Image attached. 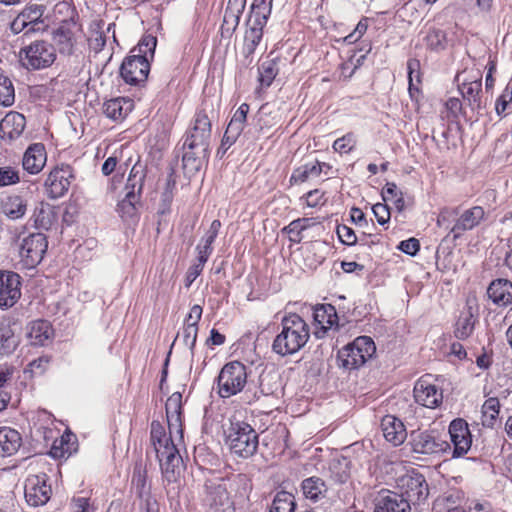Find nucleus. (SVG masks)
Masks as SVG:
<instances>
[{
  "mask_svg": "<svg viewBox=\"0 0 512 512\" xmlns=\"http://www.w3.org/2000/svg\"><path fill=\"white\" fill-rule=\"evenodd\" d=\"M479 221V207L467 209L461 214L456 209L445 208L440 212L437 224L452 233L454 238H458L464 232L477 226Z\"/></svg>",
  "mask_w": 512,
  "mask_h": 512,
  "instance_id": "nucleus-8",
  "label": "nucleus"
},
{
  "mask_svg": "<svg viewBox=\"0 0 512 512\" xmlns=\"http://www.w3.org/2000/svg\"><path fill=\"white\" fill-rule=\"evenodd\" d=\"M53 336V329L46 320H36L31 323L28 331L30 343L35 346L45 345Z\"/></svg>",
  "mask_w": 512,
  "mask_h": 512,
  "instance_id": "nucleus-33",
  "label": "nucleus"
},
{
  "mask_svg": "<svg viewBox=\"0 0 512 512\" xmlns=\"http://www.w3.org/2000/svg\"><path fill=\"white\" fill-rule=\"evenodd\" d=\"M47 160L45 147L42 143L30 145L24 153L22 166L29 174H38Z\"/></svg>",
  "mask_w": 512,
  "mask_h": 512,
  "instance_id": "nucleus-24",
  "label": "nucleus"
},
{
  "mask_svg": "<svg viewBox=\"0 0 512 512\" xmlns=\"http://www.w3.org/2000/svg\"><path fill=\"white\" fill-rule=\"evenodd\" d=\"M264 26L258 25V22L253 21V24L245 31L242 54L246 59L252 58L257 46L260 44Z\"/></svg>",
  "mask_w": 512,
  "mask_h": 512,
  "instance_id": "nucleus-34",
  "label": "nucleus"
},
{
  "mask_svg": "<svg viewBox=\"0 0 512 512\" xmlns=\"http://www.w3.org/2000/svg\"><path fill=\"white\" fill-rule=\"evenodd\" d=\"M48 248V241L43 233H32L23 239L19 255L23 266L27 269L38 265Z\"/></svg>",
  "mask_w": 512,
  "mask_h": 512,
  "instance_id": "nucleus-11",
  "label": "nucleus"
},
{
  "mask_svg": "<svg viewBox=\"0 0 512 512\" xmlns=\"http://www.w3.org/2000/svg\"><path fill=\"white\" fill-rule=\"evenodd\" d=\"M415 401L427 408L438 407L443 399L442 391L431 383L428 375L421 377L414 387Z\"/></svg>",
  "mask_w": 512,
  "mask_h": 512,
  "instance_id": "nucleus-17",
  "label": "nucleus"
},
{
  "mask_svg": "<svg viewBox=\"0 0 512 512\" xmlns=\"http://www.w3.org/2000/svg\"><path fill=\"white\" fill-rule=\"evenodd\" d=\"M271 10L272 0H253L251 5V14L254 17L253 21L258 22V25H266Z\"/></svg>",
  "mask_w": 512,
  "mask_h": 512,
  "instance_id": "nucleus-44",
  "label": "nucleus"
},
{
  "mask_svg": "<svg viewBox=\"0 0 512 512\" xmlns=\"http://www.w3.org/2000/svg\"><path fill=\"white\" fill-rule=\"evenodd\" d=\"M313 318L323 332L332 328L338 321L336 309L331 304L317 305L313 311Z\"/></svg>",
  "mask_w": 512,
  "mask_h": 512,
  "instance_id": "nucleus-35",
  "label": "nucleus"
},
{
  "mask_svg": "<svg viewBox=\"0 0 512 512\" xmlns=\"http://www.w3.org/2000/svg\"><path fill=\"white\" fill-rule=\"evenodd\" d=\"M398 249L407 255L415 256L420 249L419 240L413 237L403 240L399 243Z\"/></svg>",
  "mask_w": 512,
  "mask_h": 512,
  "instance_id": "nucleus-63",
  "label": "nucleus"
},
{
  "mask_svg": "<svg viewBox=\"0 0 512 512\" xmlns=\"http://www.w3.org/2000/svg\"><path fill=\"white\" fill-rule=\"evenodd\" d=\"M281 331L272 343V350L280 356H290L299 352L310 338V328L305 320L295 313L281 319Z\"/></svg>",
  "mask_w": 512,
  "mask_h": 512,
  "instance_id": "nucleus-3",
  "label": "nucleus"
},
{
  "mask_svg": "<svg viewBox=\"0 0 512 512\" xmlns=\"http://www.w3.org/2000/svg\"><path fill=\"white\" fill-rule=\"evenodd\" d=\"M25 126L26 119L24 115L11 111L0 121V136L3 139H16L23 133Z\"/></svg>",
  "mask_w": 512,
  "mask_h": 512,
  "instance_id": "nucleus-25",
  "label": "nucleus"
},
{
  "mask_svg": "<svg viewBox=\"0 0 512 512\" xmlns=\"http://www.w3.org/2000/svg\"><path fill=\"white\" fill-rule=\"evenodd\" d=\"M305 199L306 205L311 208L323 205L325 203L324 192L319 189H314L307 192L301 197V200Z\"/></svg>",
  "mask_w": 512,
  "mask_h": 512,
  "instance_id": "nucleus-60",
  "label": "nucleus"
},
{
  "mask_svg": "<svg viewBox=\"0 0 512 512\" xmlns=\"http://www.w3.org/2000/svg\"><path fill=\"white\" fill-rule=\"evenodd\" d=\"M398 487L408 504H419L429 495L428 484L424 476L416 470H411L398 479Z\"/></svg>",
  "mask_w": 512,
  "mask_h": 512,
  "instance_id": "nucleus-10",
  "label": "nucleus"
},
{
  "mask_svg": "<svg viewBox=\"0 0 512 512\" xmlns=\"http://www.w3.org/2000/svg\"><path fill=\"white\" fill-rule=\"evenodd\" d=\"M20 170L13 166L0 167V188L16 185L20 182Z\"/></svg>",
  "mask_w": 512,
  "mask_h": 512,
  "instance_id": "nucleus-52",
  "label": "nucleus"
},
{
  "mask_svg": "<svg viewBox=\"0 0 512 512\" xmlns=\"http://www.w3.org/2000/svg\"><path fill=\"white\" fill-rule=\"evenodd\" d=\"M23 21L29 25L27 32H36L42 29L43 7L40 5H30L18 14Z\"/></svg>",
  "mask_w": 512,
  "mask_h": 512,
  "instance_id": "nucleus-41",
  "label": "nucleus"
},
{
  "mask_svg": "<svg viewBox=\"0 0 512 512\" xmlns=\"http://www.w3.org/2000/svg\"><path fill=\"white\" fill-rule=\"evenodd\" d=\"M329 169H331V166L328 163L318 160L309 161L293 170L289 182L291 185L302 184L318 178L322 172L327 174Z\"/></svg>",
  "mask_w": 512,
  "mask_h": 512,
  "instance_id": "nucleus-22",
  "label": "nucleus"
},
{
  "mask_svg": "<svg viewBox=\"0 0 512 512\" xmlns=\"http://www.w3.org/2000/svg\"><path fill=\"white\" fill-rule=\"evenodd\" d=\"M203 504L212 512H235L225 484L209 482L205 485Z\"/></svg>",
  "mask_w": 512,
  "mask_h": 512,
  "instance_id": "nucleus-14",
  "label": "nucleus"
},
{
  "mask_svg": "<svg viewBox=\"0 0 512 512\" xmlns=\"http://www.w3.org/2000/svg\"><path fill=\"white\" fill-rule=\"evenodd\" d=\"M21 436L18 431L10 427H0V455L11 456L21 446Z\"/></svg>",
  "mask_w": 512,
  "mask_h": 512,
  "instance_id": "nucleus-29",
  "label": "nucleus"
},
{
  "mask_svg": "<svg viewBox=\"0 0 512 512\" xmlns=\"http://www.w3.org/2000/svg\"><path fill=\"white\" fill-rule=\"evenodd\" d=\"M54 41L60 54L72 55L74 53L76 40L71 30L64 28L57 29L54 33Z\"/></svg>",
  "mask_w": 512,
  "mask_h": 512,
  "instance_id": "nucleus-40",
  "label": "nucleus"
},
{
  "mask_svg": "<svg viewBox=\"0 0 512 512\" xmlns=\"http://www.w3.org/2000/svg\"><path fill=\"white\" fill-rule=\"evenodd\" d=\"M198 334V327H193L192 325H184L182 332H179L175 338V341L178 339H182L183 344L187 346L191 353L193 354V350L196 344Z\"/></svg>",
  "mask_w": 512,
  "mask_h": 512,
  "instance_id": "nucleus-55",
  "label": "nucleus"
},
{
  "mask_svg": "<svg viewBox=\"0 0 512 512\" xmlns=\"http://www.w3.org/2000/svg\"><path fill=\"white\" fill-rule=\"evenodd\" d=\"M55 216L52 207L44 202L39 203L30 218L32 225L36 229L48 230L52 226Z\"/></svg>",
  "mask_w": 512,
  "mask_h": 512,
  "instance_id": "nucleus-37",
  "label": "nucleus"
},
{
  "mask_svg": "<svg viewBox=\"0 0 512 512\" xmlns=\"http://www.w3.org/2000/svg\"><path fill=\"white\" fill-rule=\"evenodd\" d=\"M356 140L352 133L338 138L333 143V149L339 153H349L355 147Z\"/></svg>",
  "mask_w": 512,
  "mask_h": 512,
  "instance_id": "nucleus-56",
  "label": "nucleus"
},
{
  "mask_svg": "<svg viewBox=\"0 0 512 512\" xmlns=\"http://www.w3.org/2000/svg\"><path fill=\"white\" fill-rule=\"evenodd\" d=\"M464 103L469 107L472 114H475L474 121H478L480 111V80L470 83H463L460 88Z\"/></svg>",
  "mask_w": 512,
  "mask_h": 512,
  "instance_id": "nucleus-30",
  "label": "nucleus"
},
{
  "mask_svg": "<svg viewBox=\"0 0 512 512\" xmlns=\"http://www.w3.org/2000/svg\"><path fill=\"white\" fill-rule=\"evenodd\" d=\"M18 345V338L9 325L0 327V351L2 354H11Z\"/></svg>",
  "mask_w": 512,
  "mask_h": 512,
  "instance_id": "nucleus-46",
  "label": "nucleus"
},
{
  "mask_svg": "<svg viewBox=\"0 0 512 512\" xmlns=\"http://www.w3.org/2000/svg\"><path fill=\"white\" fill-rule=\"evenodd\" d=\"M168 429L170 433L179 435V440H183L182 425V394L174 392L165 404Z\"/></svg>",
  "mask_w": 512,
  "mask_h": 512,
  "instance_id": "nucleus-20",
  "label": "nucleus"
},
{
  "mask_svg": "<svg viewBox=\"0 0 512 512\" xmlns=\"http://www.w3.org/2000/svg\"><path fill=\"white\" fill-rule=\"evenodd\" d=\"M367 28H368L367 19L360 20L358 22L356 28L354 29V31L352 33H350L349 35H347L344 38V41L349 44L356 42L367 31Z\"/></svg>",
  "mask_w": 512,
  "mask_h": 512,
  "instance_id": "nucleus-64",
  "label": "nucleus"
},
{
  "mask_svg": "<svg viewBox=\"0 0 512 512\" xmlns=\"http://www.w3.org/2000/svg\"><path fill=\"white\" fill-rule=\"evenodd\" d=\"M27 200L16 194L8 195L0 201V211L9 220L22 219L27 212Z\"/></svg>",
  "mask_w": 512,
  "mask_h": 512,
  "instance_id": "nucleus-26",
  "label": "nucleus"
},
{
  "mask_svg": "<svg viewBox=\"0 0 512 512\" xmlns=\"http://www.w3.org/2000/svg\"><path fill=\"white\" fill-rule=\"evenodd\" d=\"M500 403L497 398L491 397L482 404V426L493 427L497 422Z\"/></svg>",
  "mask_w": 512,
  "mask_h": 512,
  "instance_id": "nucleus-43",
  "label": "nucleus"
},
{
  "mask_svg": "<svg viewBox=\"0 0 512 512\" xmlns=\"http://www.w3.org/2000/svg\"><path fill=\"white\" fill-rule=\"evenodd\" d=\"M411 506L403 495L392 491H381L374 499V512H410Z\"/></svg>",
  "mask_w": 512,
  "mask_h": 512,
  "instance_id": "nucleus-19",
  "label": "nucleus"
},
{
  "mask_svg": "<svg viewBox=\"0 0 512 512\" xmlns=\"http://www.w3.org/2000/svg\"><path fill=\"white\" fill-rule=\"evenodd\" d=\"M487 295L496 304H512V283L504 279L495 280L489 285Z\"/></svg>",
  "mask_w": 512,
  "mask_h": 512,
  "instance_id": "nucleus-28",
  "label": "nucleus"
},
{
  "mask_svg": "<svg viewBox=\"0 0 512 512\" xmlns=\"http://www.w3.org/2000/svg\"><path fill=\"white\" fill-rule=\"evenodd\" d=\"M411 446L415 453L432 454L438 452H446L451 449L450 444L435 435L434 432H412Z\"/></svg>",
  "mask_w": 512,
  "mask_h": 512,
  "instance_id": "nucleus-15",
  "label": "nucleus"
},
{
  "mask_svg": "<svg viewBox=\"0 0 512 512\" xmlns=\"http://www.w3.org/2000/svg\"><path fill=\"white\" fill-rule=\"evenodd\" d=\"M227 442L232 452L243 458L253 456L259 444L258 434L252 426L240 421L231 423Z\"/></svg>",
  "mask_w": 512,
  "mask_h": 512,
  "instance_id": "nucleus-6",
  "label": "nucleus"
},
{
  "mask_svg": "<svg viewBox=\"0 0 512 512\" xmlns=\"http://www.w3.org/2000/svg\"><path fill=\"white\" fill-rule=\"evenodd\" d=\"M74 178L73 169L69 165H63L53 169L45 182L52 198L62 197L69 189Z\"/></svg>",
  "mask_w": 512,
  "mask_h": 512,
  "instance_id": "nucleus-18",
  "label": "nucleus"
},
{
  "mask_svg": "<svg viewBox=\"0 0 512 512\" xmlns=\"http://www.w3.org/2000/svg\"><path fill=\"white\" fill-rule=\"evenodd\" d=\"M297 504L293 494L287 491H279L275 495L270 507V512H294Z\"/></svg>",
  "mask_w": 512,
  "mask_h": 512,
  "instance_id": "nucleus-42",
  "label": "nucleus"
},
{
  "mask_svg": "<svg viewBox=\"0 0 512 512\" xmlns=\"http://www.w3.org/2000/svg\"><path fill=\"white\" fill-rule=\"evenodd\" d=\"M478 303L475 296H469L466 302V311H463L456 322L455 336L459 339L467 338L473 331L478 317Z\"/></svg>",
  "mask_w": 512,
  "mask_h": 512,
  "instance_id": "nucleus-21",
  "label": "nucleus"
},
{
  "mask_svg": "<svg viewBox=\"0 0 512 512\" xmlns=\"http://www.w3.org/2000/svg\"><path fill=\"white\" fill-rule=\"evenodd\" d=\"M133 108L132 100L118 97L106 101L103 105L104 114L113 120L124 118Z\"/></svg>",
  "mask_w": 512,
  "mask_h": 512,
  "instance_id": "nucleus-32",
  "label": "nucleus"
},
{
  "mask_svg": "<svg viewBox=\"0 0 512 512\" xmlns=\"http://www.w3.org/2000/svg\"><path fill=\"white\" fill-rule=\"evenodd\" d=\"M373 213L380 225H384L390 220V209L387 204L377 203L372 207Z\"/></svg>",
  "mask_w": 512,
  "mask_h": 512,
  "instance_id": "nucleus-62",
  "label": "nucleus"
},
{
  "mask_svg": "<svg viewBox=\"0 0 512 512\" xmlns=\"http://www.w3.org/2000/svg\"><path fill=\"white\" fill-rule=\"evenodd\" d=\"M329 473L334 482H347L350 477V461L346 457L334 458L329 464Z\"/></svg>",
  "mask_w": 512,
  "mask_h": 512,
  "instance_id": "nucleus-39",
  "label": "nucleus"
},
{
  "mask_svg": "<svg viewBox=\"0 0 512 512\" xmlns=\"http://www.w3.org/2000/svg\"><path fill=\"white\" fill-rule=\"evenodd\" d=\"M45 473L30 475L24 486V495L28 505L38 507L46 504L51 497V486L47 484Z\"/></svg>",
  "mask_w": 512,
  "mask_h": 512,
  "instance_id": "nucleus-12",
  "label": "nucleus"
},
{
  "mask_svg": "<svg viewBox=\"0 0 512 512\" xmlns=\"http://www.w3.org/2000/svg\"><path fill=\"white\" fill-rule=\"evenodd\" d=\"M447 111V118H455L459 113H463L465 117H469L472 121L475 119V114L469 116V107L466 103H462L459 98L451 97L445 103Z\"/></svg>",
  "mask_w": 512,
  "mask_h": 512,
  "instance_id": "nucleus-51",
  "label": "nucleus"
},
{
  "mask_svg": "<svg viewBox=\"0 0 512 512\" xmlns=\"http://www.w3.org/2000/svg\"><path fill=\"white\" fill-rule=\"evenodd\" d=\"M243 13H234L232 11H229L228 9H225L224 17H223V23L221 26L222 33L231 35L234 33V31L237 29L240 19Z\"/></svg>",
  "mask_w": 512,
  "mask_h": 512,
  "instance_id": "nucleus-54",
  "label": "nucleus"
},
{
  "mask_svg": "<svg viewBox=\"0 0 512 512\" xmlns=\"http://www.w3.org/2000/svg\"><path fill=\"white\" fill-rule=\"evenodd\" d=\"M247 382L246 366L239 361H232L224 365L218 378L219 395L229 398L241 392Z\"/></svg>",
  "mask_w": 512,
  "mask_h": 512,
  "instance_id": "nucleus-9",
  "label": "nucleus"
},
{
  "mask_svg": "<svg viewBox=\"0 0 512 512\" xmlns=\"http://www.w3.org/2000/svg\"><path fill=\"white\" fill-rule=\"evenodd\" d=\"M301 489L305 498L313 502L324 498L327 492L325 482L320 477L316 476L304 479L301 483Z\"/></svg>",
  "mask_w": 512,
  "mask_h": 512,
  "instance_id": "nucleus-38",
  "label": "nucleus"
},
{
  "mask_svg": "<svg viewBox=\"0 0 512 512\" xmlns=\"http://www.w3.org/2000/svg\"><path fill=\"white\" fill-rule=\"evenodd\" d=\"M459 496L455 493L439 496L433 503L434 512H454L458 508Z\"/></svg>",
  "mask_w": 512,
  "mask_h": 512,
  "instance_id": "nucleus-49",
  "label": "nucleus"
},
{
  "mask_svg": "<svg viewBox=\"0 0 512 512\" xmlns=\"http://www.w3.org/2000/svg\"><path fill=\"white\" fill-rule=\"evenodd\" d=\"M376 352L374 341L368 336L357 337L353 342L342 347L337 354L338 366L345 370L361 367Z\"/></svg>",
  "mask_w": 512,
  "mask_h": 512,
  "instance_id": "nucleus-5",
  "label": "nucleus"
},
{
  "mask_svg": "<svg viewBox=\"0 0 512 512\" xmlns=\"http://www.w3.org/2000/svg\"><path fill=\"white\" fill-rule=\"evenodd\" d=\"M183 463L169 462L160 465L163 481L167 483L166 491L169 499H175L179 493V478Z\"/></svg>",
  "mask_w": 512,
  "mask_h": 512,
  "instance_id": "nucleus-27",
  "label": "nucleus"
},
{
  "mask_svg": "<svg viewBox=\"0 0 512 512\" xmlns=\"http://www.w3.org/2000/svg\"><path fill=\"white\" fill-rule=\"evenodd\" d=\"M155 452L160 465L169 462L183 463L177 442L157 449Z\"/></svg>",
  "mask_w": 512,
  "mask_h": 512,
  "instance_id": "nucleus-47",
  "label": "nucleus"
},
{
  "mask_svg": "<svg viewBox=\"0 0 512 512\" xmlns=\"http://www.w3.org/2000/svg\"><path fill=\"white\" fill-rule=\"evenodd\" d=\"M337 235L340 241L345 245L351 246L357 242V236L354 230L347 225H339L337 227Z\"/></svg>",
  "mask_w": 512,
  "mask_h": 512,
  "instance_id": "nucleus-59",
  "label": "nucleus"
},
{
  "mask_svg": "<svg viewBox=\"0 0 512 512\" xmlns=\"http://www.w3.org/2000/svg\"><path fill=\"white\" fill-rule=\"evenodd\" d=\"M278 65L275 59L264 61L258 68L259 82L263 87H269L278 74Z\"/></svg>",
  "mask_w": 512,
  "mask_h": 512,
  "instance_id": "nucleus-45",
  "label": "nucleus"
},
{
  "mask_svg": "<svg viewBox=\"0 0 512 512\" xmlns=\"http://www.w3.org/2000/svg\"><path fill=\"white\" fill-rule=\"evenodd\" d=\"M15 102V90L9 77L0 74V105L10 107Z\"/></svg>",
  "mask_w": 512,
  "mask_h": 512,
  "instance_id": "nucleus-48",
  "label": "nucleus"
},
{
  "mask_svg": "<svg viewBox=\"0 0 512 512\" xmlns=\"http://www.w3.org/2000/svg\"><path fill=\"white\" fill-rule=\"evenodd\" d=\"M145 174L141 166L134 165L130 171L125 197L117 204V212L123 221L135 224L139 219L138 205L143 189Z\"/></svg>",
  "mask_w": 512,
  "mask_h": 512,
  "instance_id": "nucleus-4",
  "label": "nucleus"
},
{
  "mask_svg": "<svg viewBox=\"0 0 512 512\" xmlns=\"http://www.w3.org/2000/svg\"><path fill=\"white\" fill-rule=\"evenodd\" d=\"M303 222H310L309 218H300L292 221L286 228L290 234V239L299 242L301 240L300 234L306 229V225H302Z\"/></svg>",
  "mask_w": 512,
  "mask_h": 512,
  "instance_id": "nucleus-58",
  "label": "nucleus"
},
{
  "mask_svg": "<svg viewBox=\"0 0 512 512\" xmlns=\"http://www.w3.org/2000/svg\"><path fill=\"white\" fill-rule=\"evenodd\" d=\"M381 429L384 438L394 446L401 445L407 438L403 422L393 415H386L382 418Z\"/></svg>",
  "mask_w": 512,
  "mask_h": 512,
  "instance_id": "nucleus-23",
  "label": "nucleus"
},
{
  "mask_svg": "<svg viewBox=\"0 0 512 512\" xmlns=\"http://www.w3.org/2000/svg\"><path fill=\"white\" fill-rule=\"evenodd\" d=\"M20 60L27 70H42L50 67L56 60V49L45 40H35L20 49Z\"/></svg>",
  "mask_w": 512,
  "mask_h": 512,
  "instance_id": "nucleus-7",
  "label": "nucleus"
},
{
  "mask_svg": "<svg viewBox=\"0 0 512 512\" xmlns=\"http://www.w3.org/2000/svg\"><path fill=\"white\" fill-rule=\"evenodd\" d=\"M425 42L427 47L431 50L444 49L446 43V34L440 29L430 30L425 37Z\"/></svg>",
  "mask_w": 512,
  "mask_h": 512,
  "instance_id": "nucleus-53",
  "label": "nucleus"
},
{
  "mask_svg": "<svg viewBox=\"0 0 512 512\" xmlns=\"http://www.w3.org/2000/svg\"><path fill=\"white\" fill-rule=\"evenodd\" d=\"M220 228H221V222L219 220L216 219V220L212 221L208 231L206 232V234L200 241V243H202L203 247L213 248L212 244L214 243L215 239L217 238Z\"/></svg>",
  "mask_w": 512,
  "mask_h": 512,
  "instance_id": "nucleus-57",
  "label": "nucleus"
},
{
  "mask_svg": "<svg viewBox=\"0 0 512 512\" xmlns=\"http://www.w3.org/2000/svg\"><path fill=\"white\" fill-rule=\"evenodd\" d=\"M132 488L136 495L144 501V507L147 508L149 501H156L150 495V486L147 483V472L141 465H136L132 475Z\"/></svg>",
  "mask_w": 512,
  "mask_h": 512,
  "instance_id": "nucleus-31",
  "label": "nucleus"
},
{
  "mask_svg": "<svg viewBox=\"0 0 512 512\" xmlns=\"http://www.w3.org/2000/svg\"><path fill=\"white\" fill-rule=\"evenodd\" d=\"M420 63L417 59H409L407 62V70H408V81H409V94L413 98L414 93L419 92L418 84H420V73H419Z\"/></svg>",
  "mask_w": 512,
  "mask_h": 512,
  "instance_id": "nucleus-50",
  "label": "nucleus"
},
{
  "mask_svg": "<svg viewBox=\"0 0 512 512\" xmlns=\"http://www.w3.org/2000/svg\"><path fill=\"white\" fill-rule=\"evenodd\" d=\"M21 297V277L13 271L0 270V309L13 307Z\"/></svg>",
  "mask_w": 512,
  "mask_h": 512,
  "instance_id": "nucleus-13",
  "label": "nucleus"
},
{
  "mask_svg": "<svg viewBox=\"0 0 512 512\" xmlns=\"http://www.w3.org/2000/svg\"><path fill=\"white\" fill-rule=\"evenodd\" d=\"M510 102H512V88L507 86L496 101L495 109L497 114H504Z\"/></svg>",
  "mask_w": 512,
  "mask_h": 512,
  "instance_id": "nucleus-61",
  "label": "nucleus"
},
{
  "mask_svg": "<svg viewBox=\"0 0 512 512\" xmlns=\"http://www.w3.org/2000/svg\"><path fill=\"white\" fill-rule=\"evenodd\" d=\"M449 435L453 444L452 457L466 455L472 444L467 422L460 418L453 420L449 425Z\"/></svg>",
  "mask_w": 512,
  "mask_h": 512,
  "instance_id": "nucleus-16",
  "label": "nucleus"
},
{
  "mask_svg": "<svg viewBox=\"0 0 512 512\" xmlns=\"http://www.w3.org/2000/svg\"><path fill=\"white\" fill-rule=\"evenodd\" d=\"M211 139V122L203 111H197L191 129L186 133L183 142V168L189 174L201 170L209 158Z\"/></svg>",
  "mask_w": 512,
  "mask_h": 512,
  "instance_id": "nucleus-1",
  "label": "nucleus"
},
{
  "mask_svg": "<svg viewBox=\"0 0 512 512\" xmlns=\"http://www.w3.org/2000/svg\"><path fill=\"white\" fill-rule=\"evenodd\" d=\"M150 439L155 451L177 441L181 442L179 435L170 432L167 435L164 426L155 420L151 422Z\"/></svg>",
  "mask_w": 512,
  "mask_h": 512,
  "instance_id": "nucleus-36",
  "label": "nucleus"
},
{
  "mask_svg": "<svg viewBox=\"0 0 512 512\" xmlns=\"http://www.w3.org/2000/svg\"><path fill=\"white\" fill-rule=\"evenodd\" d=\"M156 45V37L147 35L131 50L120 67V75L125 83L138 86L147 80Z\"/></svg>",
  "mask_w": 512,
  "mask_h": 512,
  "instance_id": "nucleus-2",
  "label": "nucleus"
}]
</instances>
